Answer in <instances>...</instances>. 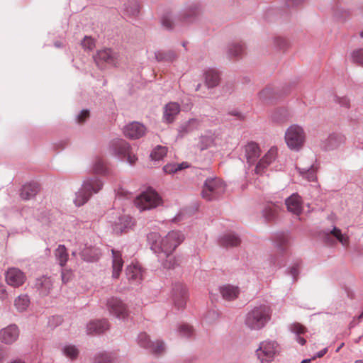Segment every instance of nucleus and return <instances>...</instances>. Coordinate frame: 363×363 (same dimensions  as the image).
I'll return each instance as SVG.
<instances>
[{"label": "nucleus", "mask_w": 363, "mask_h": 363, "mask_svg": "<svg viewBox=\"0 0 363 363\" xmlns=\"http://www.w3.org/2000/svg\"><path fill=\"white\" fill-rule=\"evenodd\" d=\"M201 13V6L199 3L187 4L179 12V18L182 22H191Z\"/></svg>", "instance_id": "nucleus-15"}, {"label": "nucleus", "mask_w": 363, "mask_h": 363, "mask_svg": "<svg viewBox=\"0 0 363 363\" xmlns=\"http://www.w3.org/2000/svg\"><path fill=\"white\" fill-rule=\"evenodd\" d=\"M219 292L224 300L230 301L238 297L240 289L238 286L226 284L219 287Z\"/></svg>", "instance_id": "nucleus-22"}, {"label": "nucleus", "mask_w": 363, "mask_h": 363, "mask_svg": "<svg viewBox=\"0 0 363 363\" xmlns=\"http://www.w3.org/2000/svg\"><path fill=\"white\" fill-rule=\"evenodd\" d=\"M276 247L280 251H284L291 241V236L289 233H279L274 236Z\"/></svg>", "instance_id": "nucleus-33"}, {"label": "nucleus", "mask_w": 363, "mask_h": 363, "mask_svg": "<svg viewBox=\"0 0 363 363\" xmlns=\"http://www.w3.org/2000/svg\"><path fill=\"white\" fill-rule=\"evenodd\" d=\"M192 130L190 128V127L188 125L187 123L185 122L182 123L179 128V132L182 135L186 134L188 133L191 132Z\"/></svg>", "instance_id": "nucleus-60"}, {"label": "nucleus", "mask_w": 363, "mask_h": 363, "mask_svg": "<svg viewBox=\"0 0 363 363\" xmlns=\"http://www.w3.org/2000/svg\"><path fill=\"white\" fill-rule=\"evenodd\" d=\"M126 162L133 166L135 164L138 160V157L131 152L130 150L128 151V153L126 155V157L125 158Z\"/></svg>", "instance_id": "nucleus-55"}, {"label": "nucleus", "mask_w": 363, "mask_h": 363, "mask_svg": "<svg viewBox=\"0 0 363 363\" xmlns=\"http://www.w3.org/2000/svg\"><path fill=\"white\" fill-rule=\"evenodd\" d=\"M290 330L292 333H295L296 335L302 334L305 332L304 327L298 323L292 324L290 327Z\"/></svg>", "instance_id": "nucleus-53"}, {"label": "nucleus", "mask_w": 363, "mask_h": 363, "mask_svg": "<svg viewBox=\"0 0 363 363\" xmlns=\"http://www.w3.org/2000/svg\"><path fill=\"white\" fill-rule=\"evenodd\" d=\"M112 253V277L118 279L123 266L122 255L120 251L111 250Z\"/></svg>", "instance_id": "nucleus-26"}, {"label": "nucleus", "mask_w": 363, "mask_h": 363, "mask_svg": "<svg viewBox=\"0 0 363 363\" xmlns=\"http://www.w3.org/2000/svg\"><path fill=\"white\" fill-rule=\"evenodd\" d=\"M82 45L84 50H92L95 47V43L91 37L85 36L82 42Z\"/></svg>", "instance_id": "nucleus-50"}, {"label": "nucleus", "mask_w": 363, "mask_h": 363, "mask_svg": "<svg viewBox=\"0 0 363 363\" xmlns=\"http://www.w3.org/2000/svg\"><path fill=\"white\" fill-rule=\"evenodd\" d=\"M62 281L63 283H67L72 278V272L62 271L61 274Z\"/></svg>", "instance_id": "nucleus-62"}, {"label": "nucleus", "mask_w": 363, "mask_h": 363, "mask_svg": "<svg viewBox=\"0 0 363 363\" xmlns=\"http://www.w3.org/2000/svg\"><path fill=\"white\" fill-rule=\"evenodd\" d=\"M162 199L157 191L148 189L137 196L134 200L135 206L140 211L151 210L162 205Z\"/></svg>", "instance_id": "nucleus-5"}, {"label": "nucleus", "mask_w": 363, "mask_h": 363, "mask_svg": "<svg viewBox=\"0 0 363 363\" xmlns=\"http://www.w3.org/2000/svg\"><path fill=\"white\" fill-rule=\"evenodd\" d=\"M55 255L60 266L63 267L68 260V253L64 245H60L55 252Z\"/></svg>", "instance_id": "nucleus-38"}, {"label": "nucleus", "mask_w": 363, "mask_h": 363, "mask_svg": "<svg viewBox=\"0 0 363 363\" xmlns=\"http://www.w3.org/2000/svg\"><path fill=\"white\" fill-rule=\"evenodd\" d=\"M274 43H275L276 45L280 49L283 48L286 44L285 40L283 39L282 38H279V37L276 38L274 39Z\"/></svg>", "instance_id": "nucleus-64"}, {"label": "nucleus", "mask_w": 363, "mask_h": 363, "mask_svg": "<svg viewBox=\"0 0 363 363\" xmlns=\"http://www.w3.org/2000/svg\"><path fill=\"white\" fill-rule=\"evenodd\" d=\"M225 191V185L218 177L207 178L203 184L201 192L202 197L206 201L218 199Z\"/></svg>", "instance_id": "nucleus-6"}, {"label": "nucleus", "mask_w": 363, "mask_h": 363, "mask_svg": "<svg viewBox=\"0 0 363 363\" xmlns=\"http://www.w3.org/2000/svg\"><path fill=\"white\" fill-rule=\"evenodd\" d=\"M342 142V138L340 135L333 133L322 142L321 147L325 150H332L337 148Z\"/></svg>", "instance_id": "nucleus-32"}, {"label": "nucleus", "mask_w": 363, "mask_h": 363, "mask_svg": "<svg viewBox=\"0 0 363 363\" xmlns=\"http://www.w3.org/2000/svg\"><path fill=\"white\" fill-rule=\"evenodd\" d=\"M163 170L167 174H173L177 172L176 164H167L163 167Z\"/></svg>", "instance_id": "nucleus-59"}, {"label": "nucleus", "mask_w": 363, "mask_h": 363, "mask_svg": "<svg viewBox=\"0 0 363 363\" xmlns=\"http://www.w3.org/2000/svg\"><path fill=\"white\" fill-rule=\"evenodd\" d=\"M5 279L8 285L13 288H18L26 282V276L18 268L11 267L5 273Z\"/></svg>", "instance_id": "nucleus-11"}, {"label": "nucleus", "mask_w": 363, "mask_h": 363, "mask_svg": "<svg viewBox=\"0 0 363 363\" xmlns=\"http://www.w3.org/2000/svg\"><path fill=\"white\" fill-rule=\"evenodd\" d=\"M186 123L192 131L199 128L201 125V121L197 118H191Z\"/></svg>", "instance_id": "nucleus-58"}, {"label": "nucleus", "mask_w": 363, "mask_h": 363, "mask_svg": "<svg viewBox=\"0 0 363 363\" xmlns=\"http://www.w3.org/2000/svg\"><path fill=\"white\" fill-rule=\"evenodd\" d=\"M130 150V145L125 140L119 138L112 140L108 146V154L121 161L125 160Z\"/></svg>", "instance_id": "nucleus-8"}, {"label": "nucleus", "mask_w": 363, "mask_h": 363, "mask_svg": "<svg viewBox=\"0 0 363 363\" xmlns=\"http://www.w3.org/2000/svg\"><path fill=\"white\" fill-rule=\"evenodd\" d=\"M155 55L159 62H172L177 57L173 50H159L155 53Z\"/></svg>", "instance_id": "nucleus-37"}, {"label": "nucleus", "mask_w": 363, "mask_h": 363, "mask_svg": "<svg viewBox=\"0 0 363 363\" xmlns=\"http://www.w3.org/2000/svg\"><path fill=\"white\" fill-rule=\"evenodd\" d=\"M280 350L279 345L274 340H264L259 345V348L256 350V355L262 362H270Z\"/></svg>", "instance_id": "nucleus-7"}, {"label": "nucleus", "mask_w": 363, "mask_h": 363, "mask_svg": "<svg viewBox=\"0 0 363 363\" xmlns=\"http://www.w3.org/2000/svg\"><path fill=\"white\" fill-rule=\"evenodd\" d=\"M116 194L118 199H129L130 197V193L122 187H119L116 191Z\"/></svg>", "instance_id": "nucleus-54"}, {"label": "nucleus", "mask_w": 363, "mask_h": 363, "mask_svg": "<svg viewBox=\"0 0 363 363\" xmlns=\"http://www.w3.org/2000/svg\"><path fill=\"white\" fill-rule=\"evenodd\" d=\"M93 170L98 174H105L106 167L101 159L96 158L93 163Z\"/></svg>", "instance_id": "nucleus-46"}, {"label": "nucleus", "mask_w": 363, "mask_h": 363, "mask_svg": "<svg viewBox=\"0 0 363 363\" xmlns=\"http://www.w3.org/2000/svg\"><path fill=\"white\" fill-rule=\"evenodd\" d=\"M118 59V55L111 49H103L97 52L94 56V61L97 66L103 69L106 65H115Z\"/></svg>", "instance_id": "nucleus-13"}, {"label": "nucleus", "mask_w": 363, "mask_h": 363, "mask_svg": "<svg viewBox=\"0 0 363 363\" xmlns=\"http://www.w3.org/2000/svg\"><path fill=\"white\" fill-rule=\"evenodd\" d=\"M300 176L307 182H313L317 181L316 169L313 164L306 167H296Z\"/></svg>", "instance_id": "nucleus-31"}, {"label": "nucleus", "mask_w": 363, "mask_h": 363, "mask_svg": "<svg viewBox=\"0 0 363 363\" xmlns=\"http://www.w3.org/2000/svg\"><path fill=\"white\" fill-rule=\"evenodd\" d=\"M213 143H214V140L212 136L201 135L199 139L197 147L201 151H203V150H206L208 147L213 146Z\"/></svg>", "instance_id": "nucleus-41"}, {"label": "nucleus", "mask_w": 363, "mask_h": 363, "mask_svg": "<svg viewBox=\"0 0 363 363\" xmlns=\"http://www.w3.org/2000/svg\"><path fill=\"white\" fill-rule=\"evenodd\" d=\"M205 83L208 89L213 88L218 85L220 82V74L218 70L208 68L204 72Z\"/></svg>", "instance_id": "nucleus-28"}, {"label": "nucleus", "mask_w": 363, "mask_h": 363, "mask_svg": "<svg viewBox=\"0 0 363 363\" xmlns=\"http://www.w3.org/2000/svg\"><path fill=\"white\" fill-rule=\"evenodd\" d=\"M62 354L67 358L74 359L77 358L79 354L78 348L72 344H65L61 347Z\"/></svg>", "instance_id": "nucleus-36"}, {"label": "nucleus", "mask_w": 363, "mask_h": 363, "mask_svg": "<svg viewBox=\"0 0 363 363\" xmlns=\"http://www.w3.org/2000/svg\"><path fill=\"white\" fill-rule=\"evenodd\" d=\"M186 288L181 283H176L172 288V300L175 306L179 308H183L187 299Z\"/></svg>", "instance_id": "nucleus-16"}, {"label": "nucleus", "mask_w": 363, "mask_h": 363, "mask_svg": "<svg viewBox=\"0 0 363 363\" xmlns=\"http://www.w3.org/2000/svg\"><path fill=\"white\" fill-rule=\"evenodd\" d=\"M38 191L39 186L37 183H27L22 186L20 196L24 200H29L33 199Z\"/></svg>", "instance_id": "nucleus-29"}, {"label": "nucleus", "mask_w": 363, "mask_h": 363, "mask_svg": "<svg viewBox=\"0 0 363 363\" xmlns=\"http://www.w3.org/2000/svg\"><path fill=\"white\" fill-rule=\"evenodd\" d=\"M138 345L148 350L150 352L158 354L164 350V343L162 340L152 342L145 333H140L136 339Z\"/></svg>", "instance_id": "nucleus-9"}, {"label": "nucleus", "mask_w": 363, "mask_h": 363, "mask_svg": "<svg viewBox=\"0 0 363 363\" xmlns=\"http://www.w3.org/2000/svg\"><path fill=\"white\" fill-rule=\"evenodd\" d=\"M289 273L291 277L292 281H296L298 277V275L299 274L298 266L297 264H295V265L291 267L289 269Z\"/></svg>", "instance_id": "nucleus-56"}, {"label": "nucleus", "mask_w": 363, "mask_h": 363, "mask_svg": "<svg viewBox=\"0 0 363 363\" xmlns=\"http://www.w3.org/2000/svg\"><path fill=\"white\" fill-rule=\"evenodd\" d=\"M285 204L289 212L299 216L303 211V201L297 193L292 194L285 199Z\"/></svg>", "instance_id": "nucleus-19"}, {"label": "nucleus", "mask_w": 363, "mask_h": 363, "mask_svg": "<svg viewBox=\"0 0 363 363\" xmlns=\"http://www.w3.org/2000/svg\"><path fill=\"white\" fill-rule=\"evenodd\" d=\"M106 308L111 315L118 319H125L128 315L125 304L118 298H109L106 301Z\"/></svg>", "instance_id": "nucleus-10"}, {"label": "nucleus", "mask_w": 363, "mask_h": 363, "mask_svg": "<svg viewBox=\"0 0 363 363\" xmlns=\"http://www.w3.org/2000/svg\"><path fill=\"white\" fill-rule=\"evenodd\" d=\"M89 116V111L88 109H83L77 116V121L78 123H83Z\"/></svg>", "instance_id": "nucleus-57"}, {"label": "nucleus", "mask_w": 363, "mask_h": 363, "mask_svg": "<svg viewBox=\"0 0 363 363\" xmlns=\"http://www.w3.org/2000/svg\"><path fill=\"white\" fill-rule=\"evenodd\" d=\"M330 233L344 246H347L349 243V237L347 234L342 233L341 230L334 227Z\"/></svg>", "instance_id": "nucleus-43"}, {"label": "nucleus", "mask_w": 363, "mask_h": 363, "mask_svg": "<svg viewBox=\"0 0 363 363\" xmlns=\"http://www.w3.org/2000/svg\"><path fill=\"white\" fill-rule=\"evenodd\" d=\"M260 155L259 145L255 142L248 143L245 146V157L249 164L256 162Z\"/></svg>", "instance_id": "nucleus-25"}, {"label": "nucleus", "mask_w": 363, "mask_h": 363, "mask_svg": "<svg viewBox=\"0 0 363 363\" xmlns=\"http://www.w3.org/2000/svg\"><path fill=\"white\" fill-rule=\"evenodd\" d=\"M125 274L128 281L133 284H138L143 279L141 268L137 264L128 265L126 268Z\"/></svg>", "instance_id": "nucleus-24"}, {"label": "nucleus", "mask_w": 363, "mask_h": 363, "mask_svg": "<svg viewBox=\"0 0 363 363\" xmlns=\"http://www.w3.org/2000/svg\"><path fill=\"white\" fill-rule=\"evenodd\" d=\"M62 322V318L61 316L55 315L49 318L48 325L50 328H55L58 325H60Z\"/></svg>", "instance_id": "nucleus-52"}, {"label": "nucleus", "mask_w": 363, "mask_h": 363, "mask_svg": "<svg viewBox=\"0 0 363 363\" xmlns=\"http://www.w3.org/2000/svg\"><path fill=\"white\" fill-rule=\"evenodd\" d=\"M8 294L6 289V286L2 283H0V300H6Z\"/></svg>", "instance_id": "nucleus-63"}, {"label": "nucleus", "mask_w": 363, "mask_h": 363, "mask_svg": "<svg viewBox=\"0 0 363 363\" xmlns=\"http://www.w3.org/2000/svg\"><path fill=\"white\" fill-rule=\"evenodd\" d=\"M79 255L86 262H96L100 259L101 252L96 245L85 242L82 247H80Z\"/></svg>", "instance_id": "nucleus-12"}, {"label": "nucleus", "mask_w": 363, "mask_h": 363, "mask_svg": "<svg viewBox=\"0 0 363 363\" xmlns=\"http://www.w3.org/2000/svg\"><path fill=\"white\" fill-rule=\"evenodd\" d=\"M277 154V147H272L257 163L255 167L256 173L260 174H262L264 169H266L276 160Z\"/></svg>", "instance_id": "nucleus-18"}, {"label": "nucleus", "mask_w": 363, "mask_h": 363, "mask_svg": "<svg viewBox=\"0 0 363 363\" xmlns=\"http://www.w3.org/2000/svg\"><path fill=\"white\" fill-rule=\"evenodd\" d=\"M167 148L165 146L157 145L150 153V158L154 161L162 160L167 154Z\"/></svg>", "instance_id": "nucleus-40"}, {"label": "nucleus", "mask_w": 363, "mask_h": 363, "mask_svg": "<svg viewBox=\"0 0 363 363\" xmlns=\"http://www.w3.org/2000/svg\"><path fill=\"white\" fill-rule=\"evenodd\" d=\"M139 4L135 0H130L124 4L123 15L126 18H134L139 14Z\"/></svg>", "instance_id": "nucleus-30"}, {"label": "nucleus", "mask_w": 363, "mask_h": 363, "mask_svg": "<svg viewBox=\"0 0 363 363\" xmlns=\"http://www.w3.org/2000/svg\"><path fill=\"white\" fill-rule=\"evenodd\" d=\"M112 223L113 230L116 234L122 233L133 225L132 218L125 214H120Z\"/></svg>", "instance_id": "nucleus-20"}, {"label": "nucleus", "mask_w": 363, "mask_h": 363, "mask_svg": "<svg viewBox=\"0 0 363 363\" xmlns=\"http://www.w3.org/2000/svg\"><path fill=\"white\" fill-rule=\"evenodd\" d=\"M147 240L162 265L168 269L174 267L175 259L172 253L184 240V234L179 230H172L161 238L158 233L151 232L147 234Z\"/></svg>", "instance_id": "nucleus-1"}, {"label": "nucleus", "mask_w": 363, "mask_h": 363, "mask_svg": "<svg viewBox=\"0 0 363 363\" xmlns=\"http://www.w3.org/2000/svg\"><path fill=\"white\" fill-rule=\"evenodd\" d=\"M181 20L179 16L167 15L162 19V26L167 30H173Z\"/></svg>", "instance_id": "nucleus-35"}, {"label": "nucleus", "mask_w": 363, "mask_h": 363, "mask_svg": "<svg viewBox=\"0 0 363 363\" xmlns=\"http://www.w3.org/2000/svg\"><path fill=\"white\" fill-rule=\"evenodd\" d=\"M228 114L230 116H235L239 120H243L245 118V115L238 109L230 110L228 111Z\"/></svg>", "instance_id": "nucleus-61"}, {"label": "nucleus", "mask_w": 363, "mask_h": 363, "mask_svg": "<svg viewBox=\"0 0 363 363\" xmlns=\"http://www.w3.org/2000/svg\"><path fill=\"white\" fill-rule=\"evenodd\" d=\"M20 335L19 328L16 324H10L0 330V342L6 345H13Z\"/></svg>", "instance_id": "nucleus-14"}, {"label": "nucleus", "mask_w": 363, "mask_h": 363, "mask_svg": "<svg viewBox=\"0 0 363 363\" xmlns=\"http://www.w3.org/2000/svg\"><path fill=\"white\" fill-rule=\"evenodd\" d=\"M104 186V182L97 177H87L83 180L81 188L75 193L73 201L76 206L85 204L93 194L99 193Z\"/></svg>", "instance_id": "nucleus-3"}, {"label": "nucleus", "mask_w": 363, "mask_h": 363, "mask_svg": "<svg viewBox=\"0 0 363 363\" xmlns=\"http://www.w3.org/2000/svg\"><path fill=\"white\" fill-rule=\"evenodd\" d=\"M112 357L107 352H99L94 357V363H110Z\"/></svg>", "instance_id": "nucleus-47"}, {"label": "nucleus", "mask_w": 363, "mask_h": 363, "mask_svg": "<svg viewBox=\"0 0 363 363\" xmlns=\"http://www.w3.org/2000/svg\"><path fill=\"white\" fill-rule=\"evenodd\" d=\"M30 299L26 294L20 295L14 300V306L19 312L25 311L28 307Z\"/></svg>", "instance_id": "nucleus-39"}, {"label": "nucleus", "mask_w": 363, "mask_h": 363, "mask_svg": "<svg viewBox=\"0 0 363 363\" xmlns=\"http://www.w3.org/2000/svg\"><path fill=\"white\" fill-rule=\"evenodd\" d=\"M272 94V90L271 88H266L259 92V96L262 101H267L270 99Z\"/></svg>", "instance_id": "nucleus-51"}, {"label": "nucleus", "mask_w": 363, "mask_h": 363, "mask_svg": "<svg viewBox=\"0 0 363 363\" xmlns=\"http://www.w3.org/2000/svg\"><path fill=\"white\" fill-rule=\"evenodd\" d=\"M244 48L241 44L233 43L228 45V54L230 57H238L242 54Z\"/></svg>", "instance_id": "nucleus-44"}, {"label": "nucleus", "mask_w": 363, "mask_h": 363, "mask_svg": "<svg viewBox=\"0 0 363 363\" xmlns=\"http://www.w3.org/2000/svg\"><path fill=\"white\" fill-rule=\"evenodd\" d=\"M180 112V106L176 102H169L164 107L163 121L167 123H172L177 115Z\"/></svg>", "instance_id": "nucleus-23"}, {"label": "nucleus", "mask_w": 363, "mask_h": 363, "mask_svg": "<svg viewBox=\"0 0 363 363\" xmlns=\"http://www.w3.org/2000/svg\"><path fill=\"white\" fill-rule=\"evenodd\" d=\"M178 333L182 337H190L193 334V329L189 325H182L178 328Z\"/></svg>", "instance_id": "nucleus-49"}, {"label": "nucleus", "mask_w": 363, "mask_h": 363, "mask_svg": "<svg viewBox=\"0 0 363 363\" xmlns=\"http://www.w3.org/2000/svg\"><path fill=\"white\" fill-rule=\"evenodd\" d=\"M271 308L266 304L255 306L247 312L245 318V325L250 330H260L271 319Z\"/></svg>", "instance_id": "nucleus-2"}, {"label": "nucleus", "mask_w": 363, "mask_h": 363, "mask_svg": "<svg viewBox=\"0 0 363 363\" xmlns=\"http://www.w3.org/2000/svg\"><path fill=\"white\" fill-rule=\"evenodd\" d=\"M146 131L145 125L139 122H131L123 128V133L125 137L135 140L143 137Z\"/></svg>", "instance_id": "nucleus-17"}, {"label": "nucleus", "mask_w": 363, "mask_h": 363, "mask_svg": "<svg viewBox=\"0 0 363 363\" xmlns=\"http://www.w3.org/2000/svg\"><path fill=\"white\" fill-rule=\"evenodd\" d=\"M219 242L225 247H233L240 243V239L235 233H228L220 237Z\"/></svg>", "instance_id": "nucleus-34"}, {"label": "nucleus", "mask_w": 363, "mask_h": 363, "mask_svg": "<svg viewBox=\"0 0 363 363\" xmlns=\"http://www.w3.org/2000/svg\"><path fill=\"white\" fill-rule=\"evenodd\" d=\"M108 328V323L106 320H98L91 321L86 326L87 333L89 335L99 334Z\"/></svg>", "instance_id": "nucleus-27"}, {"label": "nucleus", "mask_w": 363, "mask_h": 363, "mask_svg": "<svg viewBox=\"0 0 363 363\" xmlns=\"http://www.w3.org/2000/svg\"><path fill=\"white\" fill-rule=\"evenodd\" d=\"M350 58L352 62L363 67V48H358L351 52Z\"/></svg>", "instance_id": "nucleus-42"}, {"label": "nucleus", "mask_w": 363, "mask_h": 363, "mask_svg": "<svg viewBox=\"0 0 363 363\" xmlns=\"http://www.w3.org/2000/svg\"><path fill=\"white\" fill-rule=\"evenodd\" d=\"M52 281L50 277L43 276L35 279L34 287L41 296H48L52 288Z\"/></svg>", "instance_id": "nucleus-21"}, {"label": "nucleus", "mask_w": 363, "mask_h": 363, "mask_svg": "<svg viewBox=\"0 0 363 363\" xmlns=\"http://www.w3.org/2000/svg\"><path fill=\"white\" fill-rule=\"evenodd\" d=\"M284 138L287 147L291 150L298 152L305 144L306 135L302 126L293 124L286 129Z\"/></svg>", "instance_id": "nucleus-4"}, {"label": "nucleus", "mask_w": 363, "mask_h": 363, "mask_svg": "<svg viewBox=\"0 0 363 363\" xmlns=\"http://www.w3.org/2000/svg\"><path fill=\"white\" fill-rule=\"evenodd\" d=\"M333 101L335 103L339 104L341 107L349 108L350 106V101L346 96H334Z\"/></svg>", "instance_id": "nucleus-48"}, {"label": "nucleus", "mask_w": 363, "mask_h": 363, "mask_svg": "<svg viewBox=\"0 0 363 363\" xmlns=\"http://www.w3.org/2000/svg\"><path fill=\"white\" fill-rule=\"evenodd\" d=\"M277 213V210L274 206L269 205L262 210V216L267 220H272Z\"/></svg>", "instance_id": "nucleus-45"}]
</instances>
